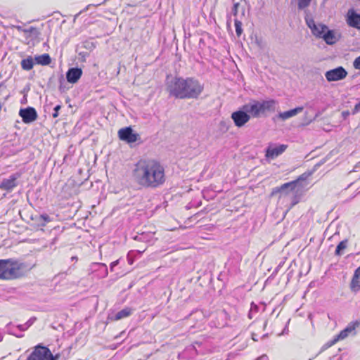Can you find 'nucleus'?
<instances>
[{
  "label": "nucleus",
  "mask_w": 360,
  "mask_h": 360,
  "mask_svg": "<svg viewBox=\"0 0 360 360\" xmlns=\"http://www.w3.org/2000/svg\"><path fill=\"white\" fill-rule=\"evenodd\" d=\"M28 269L25 263L15 259H0V279L15 280L25 276Z\"/></svg>",
  "instance_id": "obj_3"
},
{
  "label": "nucleus",
  "mask_w": 360,
  "mask_h": 360,
  "mask_svg": "<svg viewBox=\"0 0 360 360\" xmlns=\"http://www.w3.org/2000/svg\"><path fill=\"white\" fill-rule=\"evenodd\" d=\"M311 0H298L297 8L299 10L306 9L310 4Z\"/></svg>",
  "instance_id": "obj_28"
},
{
  "label": "nucleus",
  "mask_w": 360,
  "mask_h": 360,
  "mask_svg": "<svg viewBox=\"0 0 360 360\" xmlns=\"http://www.w3.org/2000/svg\"><path fill=\"white\" fill-rule=\"evenodd\" d=\"M150 234H146L144 233H142L141 234H139L134 237V239L138 241H148V237H150Z\"/></svg>",
  "instance_id": "obj_29"
},
{
  "label": "nucleus",
  "mask_w": 360,
  "mask_h": 360,
  "mask_svg": "<svg viewBox=\"0 0 360 360\" xmlns=\"http://www.w3.org/2000/svg\"><path fill=\"white\" fill-rule=\"evenodd\" d=\"M2 86V84H0V87Z\"/></svg>",
  "instance_id": "obj_49"
},
{
  "label": "nucleus",
  "mask_w": 360,
  "mask_h": 360,
  "mask_svg": "<svg viewBox=\"0 0 360 360\" xmlns=\"http://www.w3.org/2000/svg\"><path fill=\"white\" fill-rule=\"evenodd\" d=\"M304 10V19L306 24L307 26L310 28L311 31L315 27L316 23L313 19V18L311 16L309 11L307 9Z\"/></svg>",
  "instance_id": "obj_25"
},
{
  "label": "nucleus",
  "mask_w": 360,
  "mask_h": 360,
  "mask_svg": "<svg viewBox=\"0 0 360 360\" xmlns=\"http://www.w3.org/2000/svg\"><path fill=\"white\" fill-rule=\"evenodd\" d=\"M359 111H360V103H356V104L355 105V106H354V109L352 110V113L353 115H355V114H356L357 112H359Z\"/></svg>",
  "instance_id": "obj_34"
},
{
  "label": "nucleus",
  "mask_w": 360,
  "mask_h": 360,
  "mask_svg": "<svg viewBox=\"0 0 360 360\" xmlns=\"http://www.w3.org/2000/svg\"><path fill=\"white\" fill-rule=\"evenodd\" d=\"M132 309L129 307H126L118 311L114 316L113 319L115 321L129 316L131 314Z\"/></svg>",
  "instance_id": "obj_23"
},
{
  "label": "nucleus",
  "mask_w": 360,
  "mask_h": 360,
  "mask_svg": "<svg viewBox=\"0 0 360 360\" xmlns=\"http://www.w3.org/2000/svg\"><path fill=\"white\" fill-rule=\"evenodd\" d=\"M309 174L306 173L300 175L296 180L283 184L280 187H276L273 189L271 195H274L278 193H281V196L283 195H288L290 192L297 193L299 191L300 184L302 181H306Z\"/></svg>",
  "instance_id": "obj_5"
},
{
  "label": "nucleus",
  "mask_w": 360,
  "mask_h": 360,
  "mask_svg": "<svg viewBox=\"0 0 360 360\" xmlns=\"http://www.w3.org/2000/svg\"><path fill=\"white\" fill-rule=\"evenodd\" d=\"M82 75V70L78 68H72L66 73V79L68 82L74 84L77 82Z\"/></svg>",
  "instance_id": "obj_16"
},
{
  "label": "nucleus",
  "mask_w": 360,
  "mask_h": 360,
  "mask_svg": "<svg viewBox=\"0 0 360 360\" xmlns=\"http://www.w3.org/2000/svg\"><path fill=\"white\" fill-rule=\"evenodd\" d=\"M252 339H253L254 341H257L258 340V339L257 338L255 335H252Z\"/></svg>",
  "instance_id": "obj_42"
},
{
  "label": "nucleus",
  "mask_w": 360,
  "mask_h": 360,
  "mask_svg": "<svg viewBox=\"0 0 360 360\" xmlns=\"http://www.w3.org/2000/svg\"><path fill=\"white\" fill-rule=\"evenodd\" d=\"M19 115L25 124L32 123L37 119V112L33 107L21 108L19 110Z\"/></svg>",
  "instance_id": "obj_11"
},
{
  "label": "nucleus",
  "mask_w": 360,
  "mask_h": 360,
  "mask_svg": "<svg viewBox=\"0 0 360 360\" xmlns=\"http://www.w3.org/2000/svg\"><path fill=\"white\" fill-rule=\"evenodd\" d=\"M20 176L19 173L13 174L8 179H4L0 184V189L6 191L8 192L11 191L15 187L17 186L18 179Z\"/></svg>",
  "instance_id": "obj_12"
},
{
  "label": "nucleus",
  "mask_w": 360,
  "mask_h": 360,
  "mask_svg": "<svg viewBox=\"0 0 360 360\" xmlns=\"http://www.w3.org/2000/svg\"><path fill=\"white\" fill-rule=\"evenodd\" d=\"M349 115V111H343L342 112V116L344 119H346Z\"/></svg>",
  "instance_id": "obj_39"
},
{
  "label": "nucleus",
  "mask_w": 360,
  "mask_h": 360,
  "mask_svg": "<svg viewBox=\"0 0 360 360\" xmlns=\"http://www.w3.org/2000/svg\"><path fill=\"white\" fill-rule=\"evenodd\" d=\"M72 260H77V257L76 256H73L71 258Z\"/></svg>",
  "instance_id": "obj_44"
},
{
  "label": "nucleus",
  "mask_w": 360,
  "mask_h": 360,
  "mask_svg": "<svg viewBox=\"0 0 360 360\" xmlns=\"http://www.w3.org/2000/svg\"><path fill=\"white\" fill-rule=\"evenodd\" d=\"M350 288L353 291H357L360 289V266L354 271L351 281Z\"/></svg>",
  "instance_id": "obj_19"
},
{
  "label": "nucleus",
  "mask_w": 360,
  "mask_h": 360,
  "mask_svg": "<svg viewBox=\"0 0 360 360\" xmlns=\"http://www.w3.org/2000/svg\"><path fill=\"white\" fill-rule=\"evenodd\" d=\"M91 269L93 271H98L101 274L98 276L101 278L106 277L108 276V268L105 264L103 263H95L91 265Z\"/></svg>",
  "instance_id": "obj_20"
},
{
  "label": "nucleus",
  "mask_w": 360,
  "mask_h": 360,
  "mask_svg": "<svg viewBox=\"0 0 360 360\" xmlns=\"http://www.w3.org/2000/svg\"><path fill=\"white\" fill-rule=\"evenodd\" d=\"M231 117L234 124L239 128L243 127L250 120V115L243 109L233 112Z\"/></svg>",
  "instance_id": "obj_10"
},
{
  "label": "nucleus",
  "mask_w": 360,
  "mask_h": 360,
  "mask_svg": "<svg viewBox=\"0 0 360 360\" xmlns=\"http://www.w3.org/2000/svg\"><path fill=\"white\" fill-rule=\"evenodd\" d=\"M347 23L349 26L360 30V14L350 9L347 13Z\"/></svg>",
  "instance_id": "obj_15"
},
{
  "label": "nucleus",
  "mask_w": 360,
  "mask_h": 360,
  "mask_svg": "<svg viewBox=\"0 0 360 360\" xmlns=\"http://www.w3.org/2000/svg\"><path fill=\"white\" fill-rule=\"evenodd\" d=\"M119 264V260H116V261H114L112 262L110 265V271H113L114 269V267L116 266L117 264Z\"/></svg>",
  "instance_id": "obj_37"
},
{
  "label": "nucleus",
  "mask_w": 360,
  "mask_h": 360,
  "mask_svg": "<svg viewBox=\"0 0 360 360\" xmlns=\"http://www.w3.org/2000/svg\"><path fill=\"white\" fill-rule=\"evenodd\" d=\"M133 178L138 185L143 188H157L166 181L165 169L156 160H140L134 166Z\"/></svg>",
  "instance_id": "obj_1"
},
{
  "label": "nucleus",
  "mask_w": 360,
  "mask_h": 360,
  "mask_svg": "<svg viewBox=\"0 0 360 360\" xmlns=\"http://www.w3.org/2000/svg\"><path fill=\"white\" fill-rule=\"evenodd\" d=\"M258 309H259V307L257 304L252 303L250 310L249 312V315H248L249 318L252 319V314L257 313L258 311Z\"/></svg>",
  "instance_id": "obj_30"
},
{
  "label": "nucleus",
  "mask_w": 360,
  "mask_h": 360,
  "mask_svg": "<svg viewBox=\"0 0 360 360\" xmlns=\"http://www.w3.org/2000/svg\"><path fill=\"white\" fill-rule=\"evenodd\" d=\"M322 39L328 45H333L338 41V37L335 34V32L328 28L326 30Z\"/></svg>",
  "instance_id": "obj_18"
},
{
  "label": "nucleus",
  "mask_w": 360,
  "mask_h": 360,
  "mask_svg": "<svg viewBox=\"0 0 360 360\" xmlns=\"http://www.w3.org/2000/svg\"><path fill=\"white\" fill-rule=\"evenodd\" d=\"M34 66V61L32 56H28L27 58L22 60L21 67L25 70H30Z\"/></svg>",
  "instance_id": "obj_24"
},
{
  "label": "nucleus",
  "mask_w": 360,
  "mask_h": 360,
  "mask_svg": "<svg viewBox=\"0 0 360 360\" xmlns=\"http://www.w3.org/2000/svg\"><path fill=\"white\" fill-rule=\"evenodd\" d=\"M268 359V357L266 355H262L260 356H259L258 358H257L255 360H267Z\"/></svg>",
  "instance_id": "obj_41"
},
{
  "label": "nucleus",
  "mask_w": 360,
  "mask_h": 360,
  "mask_svg": "<svg viewBox=\"0 0 360 360\" xmlns=\"http://www.w3.org/2000/svg\"><path fill=\"white\" fill-rule=\"evenodd\" d=\"M245 15V10L243 9V12H242V15Z\"/></svg>",
  "instance_id": "obj_48"
},
{
  "label": "nucleus",
  "mask_w": 360,
  "mask_h": 360,
  "mask_svg": "<svg viewBox=\"0 0 360 360\" xmlns=\"http://www.w3.org/2000/svg\"><path fill=\"white\" fill-rule=\"evenodd\" d=\"M6 329L10 334H12L17 338L23 337V334H22L21 332L27 330V326L25 324H20L14 326L11 323H9L6 326Z\"/></svg>",
  "instance_id": "obj_17"
},
{
  "label": "nucleus",
  "mask_w": 360,
  "mask_h": 360,
  "mask_svg": "<svg viewBox=\"0 0 360 360\" xmlns=\"http://www.w3.org/2000/svg\"><path fill=\"white\" fill-rule=\"evenodd\" d=\"M286 148L287 146L284 144L269 146L266 150V157L267 158L274 159L282 154Z\"/></svg>",
  "instance_id": "obj_13"
},
{
  "label": "nucleus",
  "mask_w": 360,
  "mask_h": 360,
  "mask_svg": "<svg viewBox=\"0 0 360 360\" xmlns=\"http://www.w3.org/2000/svg\"><path fill=\"white\" fill-rule=\"evenodd\" d=\"M359 325L360 323L357 321L349 323L345 329L341 330L340 333L333 340L327 342L323 347L328 348L329 347L333 345L338 340H344L349 335H355V329Z\"/></svg>",
  "instance_id": "obj_7"
},
{
  "label": "nucleus",
  "mask_w": 360,
  "mask_h": 360,
  "mask_svg": "<svg viewBox=\"0 0 360 360\" xmlns=\"http://www.w3.org/2000/svg\"><path fill=\"white\" fill-rule=\"evenodd\" d=\"M27 101V98H24V99L22 100V101H21V103H23L24 102H26Z\"/></svg>",
  "instance_id": "obj_46"
},
{
  "label": "nucleus",
  "mask_w": 360,
  "mask_h": 360,
  "mask_svg": "<svg viewBox=\"0 0 360 360\" xmlns=\"http://www.w3.org/2000/svg\"><path fill=\"white\" fill-rule=\"evenodd\" d=\"M277 101L274 99L263 101L262 102L258 101H251L249 103L243 106L245 110L250 116L253 117H259L266 112H274Z\"/></svg>",
  "instance_id": "obj_4"
},
{
  "label": "nucleus",
  "mask_w": 360,
  "mask_h": 360,
  "mask_svg": "<svg viewBox=\"0 0 360 360\" xmlns=\"http://www.w3.org/2000/svg\"><path fill=\"white\" fill-rule=\"evenodd\" d=\"M299 202L298 199L297 198L296 196H294L292 200V202H291V206H294L295 205L297 202Z\"/></svg>",
  "instance_id": "obj_38"
},
{
  "label": "nucleus",
  "mask_w": 360,
  "mask_h": 360,
  "mask_svg": "<svg viewBox=\"0 0 360 360\" xmlns=\"http://www.w3.org/2000/svg\"><path fill=\"white\" fill-rule=\"evenodd\" d=\"M26 360H57V356H54L48 347L38 345Z\"/></svg>",
  "instance_id": "obj_6"
},
{
  "label": "nucleus",
  "mask_w": 360,
  "mask_h": 360,
  "mask_svg": "<svg viewBox=\"0 0 360 360\" xmlns=\"http://www.w3.org/2000/svg\"><path fill=\"white\" fill-rule=\"evenodd\" d=\"M240 4L239 3H235L233 4V6L232 8V14L236 17L237 18V14H238V7H239Z\"/></svg>",
  "instance_id": "obj_32"
},
{
  "label": "nucleus",
  "mask_w": 360,
  "mask_h": 360,
  "mask_svg": "<svg viewBox=\"0 0 360 360\" xmlns=\"http://www.w3.org/2000/svg\"><path fill=\"white\" fill-rule=\"evenodd\" d=\"M32 30H34V28L33 27H30L29 31H27V30H24V32H31Z\"/></svg>",
  "instance_id": "obj_43"
},
{
  "label": "nucleus",
  "mask_w": 360,
  "mask_h": 360,
  "mask_svg": "<svg viewBox=\"0 0 360 360\" xmlns=\"http://www.w3.org/2000/svg\"><path fill=\"white\" fill-rule=\"evenodd\" d=\"M27 101V98H24V99L22 100V101H21V103H23L24 102H26Z\"/></svg>",
  "instance_id": "obj_45"
},
{
  "label": "nucleus",
  "mask_w": 360,
  "mask_h": 360,
  "mask_svg": "<svg viewBox=\"0 0 360 360\" xmlns=\"http://www.w3.org/2000/svg\"><path fill=\"white\" fill-rule=\"evenodd\" d=\"M328 27L323 24H318L315 25V27L311 30V33L319 38H322L324 33L326 32Z\"/></svg>",
  "instance_id": "obj_21"
},
{
  "label": "nucleus",
  "mask_w": 360,
  "mask_h": 360,
  "mask_svg": "<svg viewBox=\"0 0 360 360\" xmlns=\"http://www.w3.org/2000/svg\"><path fill=\"white\" fill-rule=\"evenodd\" d=\"M204 89V85L195 77H168L167 90L171 96L179 99L198 98Z\"/></svg>",
  "instance_id": "obj_2"
},
{
  "label": "nucleus",
  "mask_w": 360,
  "mask_h": 360,
  "mask_svg": "<svg viewBox=\"0 0 360 360\" xmlns=\"http://www.w3.org/2000/svg\"><path fill=\"white\" fill-rule=\"evenodd\" d=\"M359 103H360V101Z\"/></svg>",
  "instance_id": "obj_50"
},
{
  "label": "nucleus",
  "mask_w": 360,
  "mask_h": 360,
  "mask_svg": "<svg viewBox=\"0 0 360 360\" xmlns=\"http://www.w3.org/2000/svg\"><path fill=\"white\" fill-rule=\"evenodd\" d=\"M41 217L44 221H50V219H49V215H47V214H42V215H41Z\"/></svg>",
  "instance_id": "obj_40"
},
{
  "label": "nucleus",
  "mask_w": 360,
  "mask_h": 360,
  "mask_svg": "<svg viewBox=\"0 0 360 360\" xmlns=\"http://www.w3.org/2000/svg\"><path fill=\"white\" fill-rule=\"evenodd\" d=\"M353 66L356 70H360V56L355 58L353 62Z\"/></svg>",
  "instance_id": "obj_31"
},
{
  "label": "nucleus",
  "mask_w": 360,
  "mask_h": 360,
  "mask_svg": "<svg viewBox=\"0 0 360 360\" xmlns=\"http://www.w3.org/2000/svg\"><path fill=\"white\" fill-rule=\"evenodd\" d=\"M27 101V98H24V99L22 100V101H21V103H23L24 102H26Z\"/></svg>",
  "instance_id": "obj_47"
},
{
  "label": "nucleus",
  "mask_w": 360,
  "mask_h": 360,
  "mask_svg": "<svg viewBox=\"0 0 360 360\" xmlns=\"http://www.w3.org/2000/svg\"><path fill=\"white\" fill-rule=\"evenodd\" d=\"M35 320V318H31L30 320H28L25 323V325L27 326V328L28 329L29 327H30L34 321Z\"/></svg>",
  "instance_id": "obj_36"
},
{
  "label": "nucleus",
  "mask_w": 360,
  "mask_h": 360,
  "mask_svg": "<svg viewBox=\"0 0 360 360\" xmlns=\"http://www.w3.org/2000/svg\"><path fill=\"white\" fill-rule=\"evenodd\" d=\"M236 32L238 37H240L243 32L242 22L237 18L234 19Z\"/></svg>",
  "instance_id": "obj_27"
},
{
  "label": "nucleus",
  "mask_w": 360,
  "mask_h": 360,
  "mask_svg": "<svg viewBox=\"0 0 360 360\" xmlns=\"http://www.w3.org/2000/svg\"><path fill=\"white\" fill-rule=\"evenodd\" d=\"M347 76V70L342 66L326 71V79L328 82H337L344 79Z\"/></svg>",
  "instance_id": "obj_8"
},
{
  "label": "nucleus",
  "mask_w": 360,
  "mask_h": 360,
  "mask_svg": "<svg viewBox=\"0 0 360 360\" xmlns=\"http://www.w3.org/2000/svg\"><path fill=\"white\" fill-rule=\"evenodd\" d=\"M134 253V251H131L127 255V260L129 264H132L134 262V259L131 258V255Z\"/></svg>",
  "instance_id": "obj_35"
},
{
  "label": "nucleus",
  "mask_w": 360,
  "mask_h": 360,
  "mask_svg": "<svg viewBox=\"0 0 360 360\" xmlns=\"http://www.w3.org/2000/svg\"><path fill=\"white\" fill-rule=\"evenodd\" d=\"M36 63L41 65H49L51 62L50 56L48 53H44L40 56H37L34 58Z\"/></svg>",
  "instance_id": "obj_22"
},
{
  "label": "nucleus",
  "mask_w": 360,
  "mask_h": 360,
  "mask_svg": "<svg viewBox=\"0 0 360 360\" xmlns=\"http://www.w3.org/2000/svg\"><path fill=\"white\" fill-rule=\"evenodd\" d=\"M118 136L120 140L124 141L128 143H134L140 139L139 134L134 132L131 127L120 129L118 131Z\"/></svg>",
  "instance_id": "obj_9"
},
{
  "label": "nucleus",
  "mask_w": 360,
  "mask_h": 360,
  "mask_svg": "<svg viewBox=\"0 0 360 360\" xmlns=\"http://www.w3.org/2000/svg\"><path fill=\"white\" fill-rule=\"evenodd\" d=\"M304 108L302 106L297 107L294 109H291L288 111L281 112L277 115H276L273 120L276 121V120H280L281 121H285L290 117H292L297 115L298 113L302 112Z\"/></svg>",
  "instance_id": "obj_14"
},
{
  "label": "nucleus",
  "mask_w": 360,
  "mask_h": 360,
  "mask_svg": "<svg viewBox=\"0 0 360 360\" xmlns=\"http://www.w3.org/2000/svg\"><path fill=\"white\" fill-rule=\"evenodd\" d=\"M60 108H61L60 105H57L56 106L54 107V108H53L54 112L52 115L54 118H56L58 116V111L60 110Z\"/></svg>",
  "instance_id": "obj_33"
},
{
  "label": "nucleus",
  "mask_w": 360,
  "mask_h": 360,
  "mask_svg": "<svg viewBox=\"0 0 360 360\" xmlns=\"http://www.w3.org/2000/svg\"><path fill=\"white\" fill-rule=\"evenodd\" d=\"M348 244L347 239L342 240L338 245L335 252V255L340 256L343 251L347 248Z\"/></svg>",
  "instance_id": "obj_26"
}]
</instances>
